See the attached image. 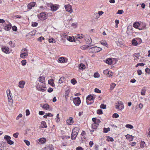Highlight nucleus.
I'll return each mask as SVG.
<instances>
[{
	"mask_svg": "<svg viewBox=\"0 0 150 150\" xmlns=\"http://www.w3.org/2000/svg\"><path fill=\"white\" fill-rule=\"evenodd\" d=\"M102 50V48L97 47H94L89 49V51L90 52H91L94 53L98 52Z\"/></svg>",
	"mask_w": 150,
	"mask_h": 150,
	"instance_id": "obj_1",
	"label": "nucleus"
},
{
	"mask_svg": "<svg viewBox=\"0 0 150 150\" xmlns=\"http://www.w3.org/2000/svg\"><path fill=\"white\" fill-rule=\"evenodd\" d=\"M10 90H7L6 91L7 94L8 99V102L10 103V105H12L13 103V100L11 97V94L10 93Z\"/></svg>",
	"mask_w": 150,
	"mask_h": 150,
	"instance_id": "obj_2",
	"label": "nucleus"
},
{
	"mask_svg": "<svg viewBox=\"0 0 150 150\" xmlns=\"http://www.w3.org/2000/svg\"><path fill=\"white\" fill-rule=\"evenodd\" d=\"M115 107L116 109H118L119 110L122 111L124 108V105L121 102H118L117 103H116Z\"/></svg>",
	"mask_w": 150,
	"mask_h": 150,
	"instance_id": "obj_3",
	"label": "nucleus"
},
{
	"mask_svg": "<svg viewBox=\"0 0 150 150\" xmlns=\"http://www.w3.org/2000/svg\"><path fill=\"white\" fill-rule=\"evenodd\" d=\"M65 8L67 11L71 13L72 12V6L69 4L65 5Z\"/></svg>",
	"mask_w": 150,
	"mask_h": 150,
	"instance_id": "obj_4",
	"label": "nucleus"
},
{
	"mask_svg": "<svg viewBox=\"0 0 150 150\" xmlns=\"http://www.w3.org/2000/svg\"><path fill=\"white\" fill-rule=\"evenodd\" d=\"M73 102L76 106H78L81 102L80 98L79 97L75 98L73 100Z\"/></svg>",
	"mask_w": 150,
	"mask_h": 150,
	"instance_id": "obj_5",
	"label": "nucleus"
},
{
	"mask_svg": "<svg viewBox=\"0 0 150 150\" xmlns=\"http://www.w3.org/2000/svg\"><path fill=\"white\" fill-rule=\"evenodd\" d=\"M47 18V15L46 13L43 12L40 14L39 18L40 19L45 20Z\"/></svg>",
	"mask_w": 150,
	"mask_h": 150,
	"instance_id": "obj_6",
	"label": "nucleus"
},
{
	"mask_svg": "<svg viewBox=\"0 0 150 150\" xmlns=\"http://www.w3.org/2000/svg\"><path fill=\"white\" fill-rule=\"evenodd\" d=\"M85 40L87 44H91L92 42V40L89 36L86 35L85 37Z\"/></svg>",
	"mask_w": 150,
	"mask_h": 150,
	"instance_id": "obj_7",
	"label": "nucleus"
},
{
	"mask_svg": "<svg viewBox=\"0 0 150 150\" xmlns=\"http://www.w3.org/2000/svg\"><path fill=\"white\" fill-rule=\"evenodd\" d=\"M94 99V98L93 96L90 95H89L86 98V102L87 103L88 105L91 104V103H88V100L91 101L92 100H93Z\"/></svg>",
	"mask_w": 150,
	"mask_h": 150,
	"instance_id": "obj_8",
	"label": "nucleus"
},
{
	"mask_svg": "<svg viewBox=\"0 0 150 150\" xmlns=\"http://www.w3.org/2000/svg\"><path fill=\"white\" fill-rule=\"evenodd\" d=\"M36 4L35 2H31L29 3L27 6L28 8L29 9H31L33 7H34Z\"/></svg>",
	"mask_w": 150,
	"mask_h": 150,
	"instance_id": "obj_9",
	"label": "nucleus"
},
{
	"mask_svg": "<svg viewBox=\"0 0 150 150\" xmlns=\"http://www.w3.org/2000/svg\"><path fill=\"white\" fill-rule=\"evenodd\" d=\"M74 122V121L73 118L71 117H70L67 121V124L69 125H71Z\"/></svg>",
	"mask_w": 150,
	"mask_h": 150,
	"instance_id": "obj_10",
	"label": "nucleus"
},
{
	"mask_svg": "<svg viewBox=\"0 0 150 150\" xmlns=\"http://www.w3.org/2000/svg\"><path fill=\"white\" fill-rule=\"evenodd\" d=\"M2 51L4 52L7 53H9V48L8 47H4L2 48Z\"/></svg>",
	"mask_w": 150,
	"mask_h": 150,
	"instance_id": "obj_11",
	"label": "nucleus"
},
{
	"mask_svg": "<svg viewBox=\"0 0 150 150\" xmlns=\"http://www.w3.org/2000/svg\"><path fill=\"white\" fill-rule=\"evenodd\" d=\"M25 83V82L23 81H21L19 82L18 86L19 87L23 88H24V85Z\"/></svg>",
	"mask_w": 150,
	"mask_h": 150,
	"instance_id": "obj_12",
	"label": "nucleus"
},
{
	"mask_svg": "<svg viewBox=\"0 0 150 150\" xmlns=\"http://www.w3.org/2000/svg\"><path fill=\"white\" fill-rule=\"evenodd\" d=\"M12 25L10 23L4 26V29L6 30H9L11 28Z\"/></svg>",
	"mask_w": 150,
	"mask_h": 150,
	"instance_id": "obj_13",
	"label": "nucleus"
},
{
	"mask_svg": "<svg viewBox=\"0 0 150 150\" xmlns=\"http://www.w3.org/2000/svg\"><path fill=\"white\" fill-rule=\"evenodd\" d=\"M39 80L41 83H45V78L44 76H40L39 78Z\"/></svg>",
	"mask_w": 150,
	"mask_h": 150,
	"instance_id": "obj_14",
	"label": "nucleus"
},
{
	"mask_svg": "<svg viewBox=\"0 0 150 150\" xmlns=\"http://www.w3.org/2000/svg\"><path fill=\"white\" fill-rule=\"evenodd\" d=\"M106 62L109 65H111L112 63V60L111 58H108L106 59Z\"/></svg>",
	"mask_w": 150,
	"mask_h": 150,
	"instance_id": "obj_15",
	"label": "nucleus"
},
{
	"mask_svg": "<svg viewBox=\"0 0 150 150\" xmlns=\"http://www.w3.org/2000/svg\"><path fill=\"white\" fill-rule=\"evenodd\" d=\"M38 141L39 142V144H44L46 142V139L44 138H41L38 139Z\"/></svg>",
	"mask_w": 150,
	"mask_h": 150,
	"instance_id": "obj_16",
	"label": "nucleus"
},
{
	"mask_svg": "<svg viewBox=\"0 0 150 150\" xmlns=\"http://www.w3.org/2000/svg\"><path fill=\"white\" fill-rule=\"evenodd\" d=\"M77 134V132H72L71 138L73 139H75Z\"/></svg>",
	"mask_w": 150,
	"mask_h": 150,
	"instance_id": "obj_17",
	"label": "nucleus"
},
{
	"mask_svg": "<svg viewBox=\"0 0 150 150\" xmlns=\"http://www.w3.org/2000/svg\"><path fill=\"white\" fill-rule=\"evenodd\" d=\"M50 7L51 10L54 11H56L58 8L56 6H54L52 4L50 5Z\"/></svg>",
	"mask_w": 150,
	"mask_h": 150,
	"instance_id": "obj_18",
	"label": "nucleus"
},
{
	"mask_svg": "<svg viewBox=\"0 0 150 150\" xmlns=\"http://www.w3.org/2000/svg\"><path fill=\"white\" fill-rule=\"evenodd\" d=\"M65 60L64 57H62L59 58L58 62L60 63H62L65 62Z\"/></svg>",
	"mask_w": 150,
	"mask_h": 150,
	"instance_id": "obj_19",
	"label": "nucleus"
},
{
	"mask_svg": "<svg viewBox=\"0 0 150 150\" xmlns=\"http://www.w3.org/2000/svg\"><path fill=\"white\" fill-rule=\"evenodd\" d=\"M146 89V87H144L142 88L141 91V95L144 96L145 95Z\"/></svg>",
	"mask_w": 150,
	"mask_h": 150,
	"instance_id": "obj_20",
	"label": "nucleus"
},
{
	"mask_svg": "<svg viewBox=\"0 0 150 150\" xmlns=\"http://www.w3.org/2000/svg\"><path fill=\"white\" fill-rule=\"evenodd\" d=\"M47 150H53L54 147L52 145V144H50L46 146Z\"/></svg>",
	"mask_w": 150,
	"mask_h": 150,
	"instance_id": "obj_21",
	"label": "nucleus"
},
{
	"mask_svg": "<svg viewBox=\"0 0 150 150\" xmlns=\"http://www.w3.org/2000/svg\"><path fill=\"white\" fill-rule=\"evenodd\" d=\"M100 43L104 46L107 47L108 45L106 42L105 40H102L100 41Z\"/></svg>",
	"mask_w": 150,
	"mask_h": 150,
	"instance_id": "obj_22",
	"label": "nucleus"
},
{
	"mask_svg": "<svg viewBox=\"0 0 150 150\" xmlns=\"http://www.w3.org/2000/svg\"><path fill=\"white\" fill-rule=\"evenodd\" d=\"M91 45H83L82 46H81L80 47L81 49L83 50H85L86 49L88 48V47H91Z\"/></svg>",
	"mask_w": 150,
	"mask_h": 150,
	"instance_id": "obj_23",
	"label": "nucleus"
},
{
	"mask_svg": "<svg viewBox=\"0 0 150 150\" xmlns=\"http://www.w3.org/2000/svg\"><path fill=\"white\" fill-rule=\"evenodd\" d=\"M126 138L129 139V141H131L133 140V138H132V135L127 134V135H126Z\"/></svg>",
	"mask_w": 150,
	"mask_h": 150,
	"instance_id": "obj_24",
	"label": "nucleus"
},
{
	"mask_svg": "<svg viewBox=\"0 0 150 150\" xmlns=\"http://www.w3.org/2000/svg\"><path fill=\"white\" fill-rule=\"evenodd\" d=\"M28 55V54L26 52L23 53L21 54L20 57L21 58H22L24 59L25 58V56H27Z\"/></svg>",
	"mask_w": 150,
	"mask_h": 150,
	"instance_id": "obj_25",
	"label": "nucleus"
},
{
	"mask_svg": "<svg viewBox=\"0 0 150 150\" xmlns=\"http://www.w3.org/2000/svg\"><path fill=\"white\" fill-rule=\"evenodd\" d=\"M85 65L82 64H81L79 65V68L80 69L83 70L84 69H85Z\"/></svg>",
	"mask_w": 150,
	"mask_h": 150,
	"instance_id": "obj_26",
	"label": "nucleus"
},
{
	"mask_svg": "<svg viewBox=\"0 0 150 150\" xmlns=\"http://www.w3.org/2000/svg\"><path fill=\"white\" fill-rule=\"evenodd\" d=\"M140 23L139 22H136L134 23L133 27L135 28H137L140 25Z\"/></svg>",
	"mask_w": 150,
	"mask_h": 150,
	"instance_id": "obj_27",
	"label": "nucleus"
},
{
	"mask_svg": "<svg viewBox=\"0 0 150 150\" xmlns=\"http://www.w3.org/2000/svg\"><path fill=\"white\" fill-rule=\"evenodd\" d=\"M41 126L42 128L46 127H47L46 122H42Z\"/></svg>",
	"mask_w": 150,
	"mask_h": 150,
	"instance_id": "obj_28",
	"label": "nucleus"
},
{
	"mask_svg": "<svg viewBox=\"0 0 150 150\" xmlns=\"http://www.w3.org/2000/svg\"><path fill=\"white\" fill-rule=\"evenodd\" d=\"M106 137L107 138L106 139L108 141L113 142L114 141V139L112 137H110L109 136H106Z\"/></svg>",
	"mask_w": 150,
	"mask_h": 150,
	"instance_id": "obj_29",
	"label": "nucleus"
},
{
	"mask_svg": "<svg viewBox=\"0 0 150 150\" xmlns=\"http://www.w3.org/2000/svg\"><path fill=\"white\" fill-rule=\"evenodd\" d=\"M55 120L56 122H59L60 121V118L59 117V114H57Z\"/></svg>",
	"mask_w": 150,
	"mask_h": 150,
	"instance_id": "obj_30",
	"label": "nucleus"
},
{
	"mask_svg": "<svg viewBox=\"0 0 150 150\" xmlns=\"http://www.w3.org/2000/svg\"><path fill=\"white\" fill-rule=\"evenodd\" d=\"M36 88L37 90L39 91H41V90L42 88L41 86L40 85V84H39V83H38V84L36 86Z\"/></svg>",
	"mask_w": 150,
	"mask_h": 150,
	"instance_id": "obj_31",
	"label": "nucleus"
},
{
	"mask_svg": "<svg viewBox=\"0 0 150 150\" xmlns=\"http://www.w3.org/2000/svg\"><path fill=\"white\" fill-rule=\"evenodd\" d=\"M65 78L63 77H62L59 79V83H62L64 81Z\"/></svg>",
	"mask_w": 150,
	"mask_h": 150,
	"instance_id": "obj_32",
	"label": "nucleus"
},
{
	"mask_svg": "<svg viewBox=\"0 0 150 150\" xmlns=\"http://www.w3.org/2000/svg\"><path fill=\"white\" fill-rule=\"evenodd\" d=\"M42 108L46 110H47L49 108V106L47 104H45L43 106Z\"/></svg>",
	"mask_w": 150,
	"mask_h": 150,
	"instance_id": "obj_33",
	"label": "nucleus"
},
{
	"mask_svg": "<svg viewBox=\"0 0 150 150\" xmlns=\"http://www.w3.org/2000/svg\"><path fill=\"white\" fill-rule=\"evenodd\" d=\"M132 44L135 46H136L137 45L138 43L136 40L135 39H133L132 40Z\"/></svg>",
	"mask_w": 150,
	"mask_h": 150,
	"instance_id": "obj_34",
	"label": "nucleus"
},
{
	"mask_svg": "<svg viewBox=\"0 0 150 150\" xmlns=\"http://www.w3.org/2000/svg\"><path fill=\"white\" fill-rule=\"evenodd\" d=\"M4 138L5 139H6L7 142L8 141L11 139V137L8 136V135H5L4 137Z\"/></svg>",
	"mask_w": 150,
	"mask_h": 150,
	"instance_id": "obj_35",
	"label": "nucleus"
},
{
	"mask_svg": "<svg viewBox=\"0 0 150 150\" xmlns=\"http://www.w3.org/2000/svg\"><path fill=\"white\" fill-rule=\"evenodd\" d=\"M116 84L114 83H112L110 85V89L112 90L115 86Z\"/></svg>",
	"mask_w": 150,
	"mask_h": 150,
	"instance_id": "obj_36",
	"label": "nucleus"
},
{
	"mask_svg": "<svg viewBox=\"0 0 150 150\" xmlns=\"http://www.w3.org/2000/svg\"><path fill=\"white\" fill-rule=\"evenodd\" d=\"M49 83L50 84H51L52 86H53V79H51L48 80Z\"/></svg>",
	"mask_w": 150,
	"mask_h": 150,
	"instance_id": "obj_37",
	"label": "nucleus"
},
{
	"mask_svg": "<svg viewBox=\"0 0 150 150\" xmlns=\"http://www.w3.org/2000/svg\"><path fill=\"white\" fill-rule=\"evenodd\" d=\"M79 128L78 127H74L72 131H79Z\"/></svg>",
	"mask_w": 150,
	"mask_h": 150,
	"instance_id": "obj_38",
	"label": "nucleus"
},
{
	"mask_svg": "<svg viewBox=\"0 0 150 150\" xmlns=\"http://www.w3.org/2000/svg\"><path fill=\"white\" fill-rule=\"evenodd\" d=\"M125 127L127 128L130 129H132L133 128V127L132 125L129 124L126 125Z\"/></svg>",
	"mask_w": 150,
	"mask_h": 150,
	"instance_id": "obj_39",
	"label": "nucleus"
},
{
	"mask_svg": "<svg viewBox=\"0 0 150 150\" xmlns=\"http://www.w3.org/2000/svg\"><path fill=\"white\" fill-rule=\"evenodd\" d=\"M145 145V143L143 141H141V142L140 146L141 147H144Z\"/></svg>",
	"mask_w": 150,
	"mask_h": 150,
	"instance_id": "obj_40",
	"label": "nucleus"
},
{
	"mask_svg": "<svg viewBox=\"0 0 150 150\" xmlns=\"http://www.w3.org/2000/svg\"><path fill=\"white\" fill-rule=\"evenodd\" d=\"M35 33L34 31H31L27 34L28 36H30V35L33 36L35 34Z\"/></svg>",
	"mask_w": 150,
	"mask_h": 150,
	"instance_id": "obj_41",
	"label": "nucleus"
},
{
	"mask_svg": "<svg viewBox=\"0 0 150 150\" xmlns=\"http://www.w3.org/2000/svg\"><path fill=\"white\" fill-rule=\"evenodd\" d=\"M119 116V115L118 114L116 113H114L112 115V117L113 118H117Z\"/></svg>",
	"mask_w": 150,
	"mask_h": 150,
	"instance_id": "obj_42",
	"label": "nucleus"
},
{
	"mask_svg": "<svg viewBox=\"0 0 150 150\" xmlns=\"http://www.w3.org/2000/svg\"><path fill=\"white\" fill-rule=\"evenodd\" d=\"M71 82L72 84H75L76 82V81L75 79H73L71 80Z\"/></svg>",
	"mask_w": 150,
	"mask_h": 150,
	"instance_id": "obj_43",
	"label": "nucleus"
},
{
	"mask_svg": "<svg viewBox=\"0 0 150 150\" xmlns=\"http://www.w3.org/2000/svg\"><path fill=\"white\" fill-rule=\"evenodd\" d=\"M97 113L98 114L100 115L103 114V112L101 109H98L97 111Z\"/></svg>",
	"mask_w": 150,
	"mask_h": 150,
	"instance_id": "obj_44",
	"label": "nucleus"
},
{
	"mask_svg": "<svg viewBox=\"0 0 150 150\" xmlns=\"http://www.w3.org/2000/svg\"><path fill=\"white\" fill-rule=\"evenodd\" d=\"M23 141L27 146H29L30 145V142L28 141L25 139Z\"/></svg>",
	"mask_w": 150,
	"mask_h": 150,
	"instance_id": "obj_45",
	"label": "nucleus"
},
{
	"mask_svg": "<svg viewBox=\"0 0 150 150\" xmlns=\"http://www.w3.org/2000/svg\"><path fill=\"white\" fill-rule=\"evenodd\" d=\"M54 41H55V40L53 38H51L49 39V41L50 43H55V41L54 42Z\"/></svg>",
	"mask_w": 150,
	"mask_h": 150,
	"instance_id": "obj_46",
	"label": "nucleus"
},
{
	"mask_svg": "<svg viewBox=\"0 0 150 150\" xmlns=\"http://www.w3.org/2000/svg\"><path fill=\"white\" fill-rule=\"evenodd\" d=\"M124 12L122 10H118L117 13V14H121L123 13Z\"/></svg>",
	"mask_w": 150,
	"mask_h": 150,
	"instance_id": "obj_47",
	"label": "nucleus"
},
{
	"mask_svg": "<svg viewBox=\"0 0 150 150\" xmlns=\"http://www.w3.org/2000/svg\"><path fill=\"white\" fill-rule=\"evenodd\" d=\"M100 108H103V109H105L106 108V105H105L103 104H102L100 106Z\"/></svg>",
	"mask_w": 150,
	"mask_h": 150,
	"instance_id": "obj_48",
	"label": "nucleus"
},
{
	"mask_svg": "<svg viewBox=\"0 0 150 150\" xmlns=\"http://www.w3.org/2000/svg\"><path fill=\"white\" fill-rule=\"evenodd\" d=\"M7 143L10 145H12L13 144L14 142L13 141L11 140L10 139L8 141Z\"/></svg>",
	"mask_w": 150,
	"mask_h": 150,
	"instance_id": "obj_49",
	"label": "nucleus"
},
{
	"mask_svg": "<svg viewBox=\"0 0 150 150\" xmlns=\"http://www.w3.org/2000/svg\"><path fill=\"white\" fill-rule=\"evenodd\" d=\"M21 64L22 65L24 66L25 65L26 63V60H24L22 61L21 62Z\"/></svg>",
	"mask_w": 150,
	"mask_h": 150,
	"instance_id": "obj_50",
	"label": "nucleus"
},
{
	"mask_svg": "<svg viewBox=\"0 0 150 150\" xmlns=\"http://www.w3.org/2000/svg\"><path fill=\"white\" fill-rule=\"evenodd\" d=\"M145 71L146 73L148 74L150 73V69L149 68H146L145 69Z\"/></svg>",
	"mask_w": 150,
	"mask_h": 150,
	"instance_id": "obj_51",
	"label": "nucleus"
},
{
	"mask_svg": "<svg viewBox=\"0 0 150 150\" xmlns=\"http://www.w3.org/2000/svg\"><path fill=\"white\" fill-rule=\"evenodd\" d=\"M38 25V23L36 22H33L32 24V26L33 27H36Z\"/></svg>",
	"mask_w": 150,
	"mask_h": 150,
	"instance_id": "obj_52",
	"label": "nucleus"
},
{
	"mask_svg": "<svg viewBox=\"0 0 150 150\" xmlns=\"http://www.w3.org/2000/svg\"><path fill=\"white\" fill-rule=\"evenodd\" d=\"M100 75L98 73H96L94 74V76L95 78H98L99 77Z\"/></svg>",
	"mask_w": 150,
	"mask_h": 150,
	"instance_id": "obj_53",
	"label": "nucleus"
},
{
	"mask_svg": "<svg viewBox=\"0 0 150 150\" xmlns=\"http://www.w3.org/2000/svg\"><path fill=\"white\" fill-rule=\"evenodd\" d=\"M44 38L42 36H41V37H39V38H38V41H39L40 42H41L42 40H44Z\"/></svg>",
	"mask_w": 150,
	"mask_h": 150,
	"instance_id": "obj_54",
	"label": "nucleus"
},
{
	"mask_svg": "<svg viewBox=\"0 0 150 150\" xmlns=\"http://www.w3.org/2000/svg\"><path fill=\"white\" fill-rule=\"evenodd\" d=\"M95 92L96 93H101V91L99 90L98 89L96 88L95 89Z\"/></svg>",
	"mask_w": 150,
	"mask_h": 150,
	"instance_id": "obj_55",
	"label": "nucleus"
},
{
	"mask_svg": "<svg viewBox=\"0 0 150 150\" xmlns=\"http://www.w3.org/2000/svg\"><path fill=\"white\" fill-rule=\"evenodd\" d=\"M12 30L14 31H16L17 30V28L16 26H13L12 27Z\"/></svg>",
	"mask_w": 150,
	"mask_h": 150,
	"instance_id": "obj_56",
	"label": "nucleus"
},
{
	"mask_svg": "<svg viewBox=\"0 0 150 150\" xmlns=\"http://www.w3.org/2000/svg\"><path fill=\"white\" fill-rule=\"evenodd\" d=\"M19 134V133L18 132H16L15 133H14L13 134V136L15 138H17L18 137V136Z\"/></svg>",
	"mask_w": 150,
	"mask_h": 150,
	"instance_id": "obj_57",
	"label": "nucleus"
},
{
	"mask_svg": "<svg viewBox=\"0 0 150 150\" xmlns=\"http://www.w3.org/2000/svg\"><path fill=\"white\" fill-rule=\"evenodd\" d=\"M30 114V112L28 110H26V116H28Z\"/></svg>",
	"mask_w": 150,
	"mask_h": 150,
	"instance_id": "obj_58",
	"label": "nucleus"
},
{
	"mask_svg": "<svg viewBox=\"0 0 150 150\" xmlns=\"http://www.w3.org/2000/svg\"><path fill=\"white\" fill-rule=\"evenodd\" d=\"M96 120V121L94 124H95L98 125L99 123L100 122V121L99 119H97V120Z\"/></svg>",
	"mask_w": 150,
	"mask_h": 150,
	"instance_id": "obj_59",
	"label": "nucleus"
},
{
	"mask_svg": "<svg viewBox=\"0 0 150 150\" xmlns=\"http://www.w3.org/2000/svg\"><path fill=\"white\" fill-rule=\"evenodd\" d=\"M133 55L136 58H138L139 56V53H135Z\"/></svg>",
	"mask_w": 150,
	"mask_h": 150,
	"instance_id": "obj_60",
	"label": "nucleus"
},
{
	"mask_svg": "<svg viewBox=\"0 0 150 150\" xmlns=\"http://www.w3.org/2000/svg\"><path fill=\"white\" fill-rule=\"evenodd\" d=\"M110 130V129L109 128H105L104 129V131H109Z\"/></svg>",
	"mask_w": 150,
	"mask_h": 150,
	"instance_id": "obj_61",
	"label": "nucleus"
},
{
	"mask_svg": "<svg viewBox=\"0 0 150 150\" xmlns=\"http://www.w3.org/2000/svg\"><path fill=\"white\" fill-rule=\"evenodd\" d=\"M76 150H83V149L80 146H79L76 148Z\"/></svg>",
	"mask_w": 150,
	"mask_h": 150,
	"instance_id": "obj_62",
	"label": "nucleus"
},
{
	"mask_svg": "<svg viewBox=\"0 0 150 150\" xmlns=\"http://www.w3.org/2000/svg\"><path fill=\"white\" fill-rule=\"evenodd\" d=\"M53 90V89L52 88H50L48 89L47 91L48 92L50 93V92H51Z\"/></svg>",
	"mask_w": 150,
	"mask_h": 150,
	"instance_id": "obj_63",
	"label": "nucleus"
},
{
	"mask_svg": "<svg viewBox=\"0 0 150 150\" xmlns=\"http://www.w3.org/2000/svg\"><path fill=\"white\" fill-rule=\"evenodd\" d=\"M142 71L141 70H138L137 71V73L139 75H140L142 74Z\"/></svg>",
	"mask_w": 150,
	"mask_h": 150,
	"instance_id": "obj_64",
	"label": "nucleus"
}]
</instances>
